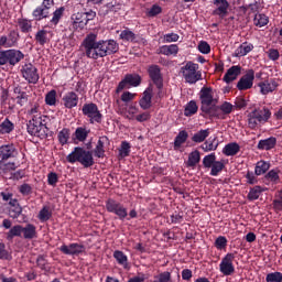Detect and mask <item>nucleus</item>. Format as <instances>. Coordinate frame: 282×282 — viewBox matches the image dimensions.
Masks as SVG:
<instances>
[{
  "mask_svg": "<svg viewBox=\"0 0 282 282\" xmlns=\"http://www.w3.org/2000/svg\"><path fill=\"white\" fill-rule=\"evenodd\" d=\"M98 35L90 33L88 34L83 43L82 47H84L85 55L87 58H93V61H98V58H105V56H111V54H116L120 48L116 41L113 40H100L96 41Z\"/></svg>",
  "mask_w": 282,
  "mask_h": 282,
  "instance_id": "1",
  "label": "nucleus"
},
{
  "mask_svg": "<svg viewBox=\"0 0 282 282\" xmlns=\"http://www.w3.org/2000/svg\"><path fill=\"white\" fill-rule=\"evenodd\" d=\"M200 111L209 118H219V106L215 105L216 100L213 97V88L203 87L200 89Z\"/></svg>",
  "mask_w": 282,
  "mask_h": 282,
  "instance_id": "2",
  "label": "nucleus"
},
{
  "mask_svg": "<svg viewBox=\"0 0 282 282\" xmlns=\"http://www.w3.org/2000/svg\"><path fill=\"white\" fill-rule=\"evenodd\" d=\"M45 120H47V117L34 115L26 123L28 133H30V135H35L36 138H45L50 131Z\"/></svg>",
  "mask_w": 282,
  "mask_h": 282,
  "instance_id": "3",
  "label": "nucleus"
},
{
  "mask_svg": "<svg viewBox=\"0 0 282 282\" xmlns=\"http://www.w3.org/2000/svg\"><path fill=\"white\" fill-rule=\"evenodd\" d=\"M67 162L74 164L79 162L84 169H89L94 164V153L85 148L76 147L74 151L66 156Z\"/></svg>",
  "mask_w": 282,
  "mask_h": 282,
  "instance_id": "4",
  "label": "nucleus"
},
{
  "mask_svg": "<svg viewBox=\"0 0 282 282\" xmlns=\"http://www.w3.org/2000/svg\"><path fill=\"white\" fill-rule=\"evenodd\" d=\"M25 58V54L19 50L10 48L6 51H0V67L3 65H19Z\"/></svg>",
  "mask_w": 282,
  "mask_h": 282,
  "instance_id": "5",
  "label": "nucleus"
},
{
  "mask_svg": "<svg viewBox=\"0 0 282 282\" xmlns=\"http://www.w3.org/2000/svg\"><path fill=\"white\" fill-rule=\"evenodd\" d=\"M270 116H272V112H270V109L268 108L254 109L248 115V124L250 129H257V127L265 124V122L270 120Z\"/></svg>",
  "mask_w": 282,
  "mask_h": 282,
  "instance_id": "6",
  "label": "nucleus"
},
{
  "mask_svg": "<svg viewBox=\"0 0 282 282\" xmlns=\"http://www.w3.org/2000/svg\"><path fill=\"white\" fill-rule=\"evenodd\" d=\"M197 69H199V64L193 62H187L186 65L181 67V74L185 79V83L195 85L197 80L202 79V73H198Z\"/></svg>",
  "mask_w": 282,
  "mask_h": 282,
  "instance_id": "7",
  "label": "nucleus"
},
{
  "mask_svg": "<svg viewBox=\"0 0 282 282\" xmlns=\"http://www.w3.org/2000/svg\"><path fill=\"white\" fill-rule=\"evenodd\" d=\"M106 210H108V213H113L115 215H117V217H119L121 221H124V219H127V215H129L124 205L113 198H109L106 202Z\"/></svg>",
  "mask_w": 282,
  "mask_h": 282,
  "instance_id": "8",
  "label": "nucleus"
},
{
  "mask_svg": "<svg viewBox=\"0 0 282 282\" xmlns=\"http://www.w3.org/2000/svg\"><path fill=\"white\" fill-rule=\"evenodd\" d=\"M82 111L86 117L89 118L90 124H94V122L100 124V122H102V113H100V110H98V106L96 104H85Z\"/></svg>",
  "mask_w": 282,
  "mask_h": 282,
  "instance_id": "9",
  "label": "nucleus"
},
{
  "mask_svg": "<svg viewBox=\"0 0 282 282\" xmlns=\"http://www.w3.org/2000/svg\"><path fill=\"white\" fill-rule=\"evenodd\" d=\"M142 83V77L138 74H128L119 83L117 87V94H120L122 89H131V87H140Z\"/></svg>",
  "mask_w": 282,
  "mask_h": 282,
  "instance_id": "10",
  "label": "nucleus"
},
{
  "mask_svg": "<svg viewBox=\"0 0 282 282\" xmlns=\"http://www.w3.org/2000/svg\"><path fill=\"white\" fill-rule=\"evenodd\" d=\"M22 76L28 83L36 85L39 83V69L33 64H25L22 69Z\"/></svg>",
  "mask_w": 282,
  "mask_h": 282,
  "instance_id": "11",
  "label": "nucleus"
},
{
  "mask_svg": "<svg viewBox=\"0 0 282 282\" xmlns=\"http://www.w3.org/2000/svg\"><path fill=\"white\" fill-rule=\"evenodd\" d=\"M254 83V70L249 69L246 75H243L238 84L237 88L239 91H246L247 89H252V85Z\"/></svg>",
  "mask_w": 282,
  "mask_h": 282,
  "instance_id": "12",
  "label": "nucleus"
},
{
  "mask_svg": "<svg viewBox=\"0 0 282 282\" xmlns=\"http://www.w3.org/2000/svg\"><path fill=\"white\" fill-rule=\"evenodd\" d=\"M232 261H235V253H227L220 262V272L226 276H229L235 272Z\"/></svg>",
  "mask_w": 282,
  "mask_h": 282,
  "instance_id": "13",
  "label": "nucleus"
},
{
  "mask_svg": "<svg viewBox=\"0 0 282 282\" xmlns=\"http://www.w3.org/2000/svg\"><path fill=\"white\" fill-rule=\"evenodd\" d=\"M148 74L151 80L155 84L158 89H162L164 87L163 78H162V70H160V66L151 65L148 69Z\"/></svg>",
  "mask_w": 282,
  "mask_h": 282,
  "instance_id": "14",
  "label": "nucleus"
},
{
  "mask_svg": "<svg viewBox=\"0 0 282 282\" xmlns=\"http://www.w3.org/2000/svg\"><path fill=\"white\" fill-rule=\"evenodd\" d=\"M17 43H19V33L14 30L10 31L8 36L0 37V47H15Z\"/></svg>",
  "mask_w": 282,
  "mask_h": 282,
  "instance_id": "15",
  "label": "nucleus"
},
{
  "mask_svg": "<svg viewBox=\"0 0 282 282\" xmlns=\"http://www.w3.org/2000/svg\"><path fill=\"white\" fill-rule=\"evenodd\" d=\"M61 252H63V254H80L82 252L85 251V247L78 243H70L69 246L67 245H63L59 248Z\"/></svg>",
  "mask_w": 282,
  "mask_h": 282,
  "instance_id": "16",
  "label": "nucleus"
},
{
  "mask_svg": "<svg viewBox=\"0 0 282 282\" xmlns=\"http://www.w3.org/2000/svg\"><path fill=\"white\" fill-rule=\"evenodd\" d=\"M64 107L66 109H74V107L78 106V95L74 91L67 93L63 98Z\"/></svg>",
  "mask_w": 282,
  "mask_h": 282,
  "instance_id": "17",
  "label": "nucleus"
},
{
  "mask_svg": "<svg viewBox=\"0 0 282 282\" xmlns=\"http://www.w3.org/2000/svg\"><path fill=\"white\" fill-rule=\"evenodd\" d=\"M152 98H153V88L148 87L143 93V97L139 101L141 109H144V110L151 109Z\"/></svg>",
  "mask_w": 282,
  "mask_h": 282,
  "instance_id": "18",
  "label": "nucleus"
},
{
  "mask_svg": "<svg viewBox=\"0 0 282 282\" xmlns=\"http://www.w3.org/2000/svg\"><path fill=\"white\" fill-rule=\"evenodd\" d=\"M215 6H217V9L214 10V14L221 17H226L228 14V7L230 6L228 3V0H214Z\"/></svg>",
  "mask_w": 282,
  "mask_h": 282,
  "instance_id": "19",
  "label": "nucleus"
},
{
  "mask_svg": "<svg viewBox=\"0 0 282 282\" xmlns=\"http://www.w3.org/2000/svg\"><path fill=\"white\" fill-rule=\"evenodd\" d=\"M276 147V138L270 137L268 139L260 140L257 149L259 151H270Z\"/></svg>",
  "mask_w": 282,
  "mask_h": 282,
  "instance_id": "20",
  "label": "nucleus"
},
{
  "mask_svg": "<svg viewBox=\"0 0 282 282\" xmlns=\"http://www.w3.org/2000/svg\"><path fill=\"white\" fill-rule=\"evenodd\" d=\"M241 74V66H231L227 73L225 74L223 80L227 84L232 83V80H237V76Z\"/></svg>",
  "mask_w": 282,
  "mask_h": 282,
  "instance_id": "21",
  "label": "nucleus"
},
{
  "mask_svg": "<svg viewBox=\"0 0 282 282\" xmlns=\"http://www.w3.org/2000/svg\"><path fill=\"white\" fill-rule=\"evenodd\" d=\"M15 153L17 148H14V145L12 144L0 147V156L3 162H6V160H10V158H14Z\"/></svg>",
  "mask_w": 282,
  "mask_h": 282,
  "instance_id": "22",
  "label": "nucleus"
},
{
  "mask_svg": "<svg viewBox=\"0 0 282 282\" xmlns=\"http://www.w3.org/2000/svg\"><path fill=\"white\" fill-rule=\"evenodd\" d=\"M260 91L263 94V96L274 91L276 87H279V84L274 79L262 82L259 84Z\"/></svg>",
  "mask_w": 282,
  "mask_h": 282,
  "instance_id": "23",
  "label": "nucleus"
},
{
  "mask_svg": "<svg viewBox=\"0 0 282 282\" xmlns=\"http://www.w3.org/2000/svg\"><path fill=\"white\" fill-rule=\"evenodd\" d=\"M13 94L17 95V105H20V107H23V105H28V93L23 91V88H21V86H15L13 88Z\"/></svg>",
  "mask_w": 282,
  "mask_h": 282,
  "instance_id": "24",
  "label": "nucleus"
},
{
  "mask_svg": "<svg viewBox=\"0 0 282 282\" xmlns=\"http://www.w3.org/2000/svg\"><path fill=\"white\" fill-rule=\"evenodd\" d=\"M107 142H109V138L106 135L99 138L94 150L95 158H105V144H107Z\"/></svg>",
  "mask_w": 282,
  "mask_h": 282,
  "instance_id": "25",
  "label": "nucleus"
},
{
  "mask_svg": "<svg viewBox=\"0 0 282 282\" xmlns=\"http://www.w3.org/2000/svg\"><path fill=\"white\" fill-rule=\"evenodd\" d=\"M202 160V155L198 152V150H194L188 154V160L186 162V167L187 169H195V166H197V164H199Z\"/></svg>",
  "mask_w": 282,
  "mask_h": 282,
  "instance_id": "26",
  "label": "nucleus"
},
{
  "mask_svg": "<svg viewBox=\"0 0 282 282\" xmlns=\"http://www.w3.org/2000/svg\"><path fill=\"white\" fill-rule=\"evenodd\" d=\"M219 147V141H217V137L214 138H209L208 140H206L202 145L200 149H203V151L205 153H208L210 151H217V148Z\"/></svg>",
  "mask_w": 282,
  "mask_h": 282,
  "instance_id": "27",
  "label": "nucleus"
},
{
  "mask_svg": "<svg viewBox=\"0 0 282 282\" xmlns=\"http://www.w3.org/2000/svg\"><path fill=\"white\" fill-rule=\"evenodd\" d=\"M87 14H85V12H77L74 13L72 15V21L75 25H78V28H80V30H83L85 28V25H87Z\"/></svg>",
  "mask_w": 282,
  "mask_h": 282,
  "instance_id": "28",
  "label": "nucleus"
},
{
  "mask_svg": "<svg viewBox=\"0 0 282 282\" xmlns=\"http://www.w3.org/2000/svg\"><path fill=\"white\" fill-rule=\"evenodd\" d=\"M23 239H36V226L32 224L22 227Z\"/></svg>",
  "mask_w": 282,
  "mask_h": 282,
  "instance_id": "29",
  "label": "nucleus"
},
{
  "mask_svg": "<svg viewBox=\"0 0 282 282\" xmlns=\"http://www.w3.org/2000/svg\"><path fill=\"white\" fill-rule=\"evenodd\" d=\"M252 50H254V46L252 44H248L247 42H245L235 51V56L240 58L241 56L250 54Z\"/></svg>",
  "mask_w": 282,
  "mask_h": 282,
  "instance_id": "30",
  "label": "nucleus"
},
{
  "mask_svg": "<svg viewBox=\"0 0 282 282\" xmlns=\"http://www.w3.org/2000/svg\"><path fill=\"white\" fill-rule=\"evenodd\" d=\"M210 135V129L199 130L192 137V142H196V144H202V142L206 141V138Z\"/></svg>",
  "mask_w": 282,
  "mask_h": 282,
  "instance_id": "31",
  "label": "nucleus"
},
{
  "mask_svg": "<svg viewBox=\"0 0 282 282\" xmlns=\"http://www.w3.org/2000/svg\"><path fill=\"white\" fill-rule=\"evenodd\" d=\"M239 151H241L239 143L234 142V143H229V144L225 145L223 153H224V155L232 156V155H237V153H239Z\"/></svg>",
  "mask_w": 282,
  "mask_h": 282,
  "instance_id": "32",
  "label": "nucleus"
},
{
  "mask_svg": "<svg viewBox=\"0 0 282 282\" xmlns=\"http://www.w3.org/2000/svg\"><path fill=\"white\" fill-rule=\"evenodd\" d=\"M188 140V132L186 130H182L174 139V149H180L184 142Z\"/></svg>",
  "mask_w": 282,
  "mask_h": 282,
  "instance_id": "33",
  "label": "nucleus"
},
{
  "mask_svg": "<svg viewBox=\"0 0 282 282\" xmlns=\"http://www.w3.org/2000/svg\"><path fill=\"white\" fill-rule=\"evenodd\" d=\"M51 12L50 9H43L42 7H37L33 11V17L35 21H43V19H47L50 17Z\"/></svg>",
  "mask_w": 282,
  "mask_h": 282,
  "instance_id": "34",
  "label": "nucleus"
},
{
  "mask_svg": "<svg viewBox=\"0 0 282 282\" xmlns=\"http://www.w3.org/2000/svg\"><path fill=\"white\" fill-rule=\"evenodd\" d=\"M21 235H23V226L15 225L8 231L7 239L8 241H12L14 237H21Z\"/></svg>",
  "mask_w": 282,
  "mask_h": 282,
  "instance_id": "35",
  "label": "nucleus"
},
{
  "mask_svg": "<svg viewBox=\"0 0 282 282\" xmlns=\"http://www.w3.org/2000/svg\"><path fill=\"white\" fill-rule=\"evenodd\" d=\"M269 19L263 13H257L253 19V25L257 28H263L264 25H268Z\"/></svg>",
  "mask_w": 282,
  "mask_h": 282,
  "instance_id": "36",
  "label": "nucleus"
},
{
  "mask_svg": "<svg viewBox=\"0 0 282 282\" xmlns=\"http://www.w3.org/2000/svg\"><path fill=\"white\" fill-rule=\"evenodd\" d=\"M268 171H270V163L265 161H260L257 163L256 170H254L256 175H263L268 173Z\"/></svg>",
  "mask_w": 282,
  "mask_h": 282,
  "instance_id": "37",
  "label": "nucleus"
},
{
  "mask_svg": "<svg viewBox=\"0 0 282 282\" xmlns=\"http://www.w3.org/2000/svg\"><path fill=\"white\" fill-rule=\"evenodd\" d=\"M14 131V123L10 121V119H6L2 123H0V133H12Z\"/></svg>",
  "mask_w": 282,
  "mask_h": 282,
  "instance_id": "38",
  "label": "nucleus"
},
{
  "mask_svg": "<svg viewBox=\"0 0 282 282\" xmlns=\"http://www.w3.org/2000/svg\"><path fill=\"white\" fill-rule=\"evenodd\" d=\"M178 50L180 48L175 44L164 45V46H161L160 53L164 54L165 56H171L173 54H177Z\"/></svg>",
  "mask_w": 282,
  "mask_h": 282,
  "instance_id": "39",
  "label": "nucleus"
},
{
  "mask_svg": "<svg viewBox=\"0 0 282 282\" xmlns=\"http://www.w3.org/2000/svg\"><path fill=\"white\" fill-rule=\"evenodd\" d=\"M36 264L37 268H40L41 270H44L45 272H47V270H50V262L47 261V256L45 254H40L36 258Z\"/></svg>",
  "mask_w": 282,
  "mask_h": 282,
  "instance_id": "40",
  "label": "nucleus"
},
{
  "mask_svg": "<svg viewBox=\"0 0 282 282\" xmlns=\"http://www.w3.org/2000/svg\"><path fill=\"white\" fill-rule=\"evenodd\" d=\"M35 41L39 45H45V43H50V39L47 37V31L40 30L35 34Z\"/></svg>",
  "mask_w": 282,
  "mask_h": 282,
  "instance_id": "41",
  "label": "nucleus"
},
{
  "mask_svg": "<svg viewBox=\"0 0 282 282\" xmlns=\"http://www.w3.org/2000/svg\"><path fill=\"white\" fill-rule=\"evenodd\" d=\"M197 109V102L195 100H191L185 107L184 116H186L187 118L191 116H195Z\"/></svg>",
  "mask_w": 282,
  "mask_h": 282,
  "instance_id": "42",
  "label": "nucleus"
},
{
  "mask_svg": "<svg viewBox=\"0 0 282 282\" xmlns=\"http://www.w3.org/2000/svg\"><path fill=\"white\" fill-rule=\"evenodd\" d=\"M224 169H226V165L224 164V162L221 161H216L213 165H212V171H210V175L213 177H217V175H219V173H221L224 171Z\"/></svg>",
  "mask_w": 282,
  "mask_h": 282,
  "instance_id": "43",
  "label": "nucleus"
},
{
  "mask_svg": "<svg viewBox=\"0 0 282 282\" xmlns=\"http://www.w3.org/2000/svg\"><path fill=\"white\" fill-rule=\"evenodd\" d=\"M120 39H122V41H129L130 43H135L138 36H135V33H133L130 30H123L120 33Z\"/></svg>",
  "mask_w": 282,
  "mask_h": 282,
  "instance_id": "44",
  "label": "nucleus"
},
{
  "mask_svg": "<svg viewBox=\"0 0 282 282\" xmlns=\"http://www.w3.org/2000/svg\"><path fill=\"white\" fill-rule=\"evenodd\" d=\"M113 258L119 263V265H123V268H127L128 259H127V254H124V252H122L120 250H116L113 252Z\"/></svg>",
  "mask_w": 282,
  "mask_h": 282,
  "instance_id": "45",
  "label": "nucleus"
},
{
  "mask_svg": "<svg viewBox=\"0 0 282 282\" xmlns=\"http://www.w3.org/2000/svg\"><path fill=\"white\" fill-rule=\"evenodd\" d=\"M217 162V155H215V153H210L208 155H206L203 159V166L205 169H212V166Z\"/></svg>",
  "mask_w": 282,
  "mask_h": 282,
  "instance_id": "46",
  "label": "nucleus"
},
{
  "mask_svg": "<svg viewBox=\"0 0 282 282\" xmlns=\"http://www.w3.org/2000/svg\"><path fill=\"white\" fill-rule=\"evenodd\" d=\"M87 135H89V132L83 127H79L75 130V138L79 142H85L87 140Z\"/></svg>",
  "mask_w": 282,
  "mask_h": 282,
  "instance_id": "47",
  "label": "nucleus"
},
{
  "mask_svg": "<svg viewBox=\"0 0 282 282\" xmlns=\"http://www.w3.org/2000/svg\"><path fill=\"white\" fill-rule=\"evenodd\" d=\"M18 25L21 32L28 33L32 31V22L26 19H20L18 21Z\"/></svg>",
  "mask_w": 282,
  "mask_h": 282,
  "instance_id": "48",
  "label": "nucleus"
},
{
  "mask_svg": "<svg viewBox=\"0 0 282 282\" xmlns=\"http://www.w3.org/2000/svg\"><path fill=\"white\" fill-rule=\"evenodd\" d=\"M65 12V8L62 7L53 12V18L51 19L52 25H58L61 19H63V13Z\"/></svg>",
  "mask_w": 282,
  "mask_h": 282,
  "instance_id": "49",
  "label": "nucleus"
},
{
  "mask_svg": "<svg viewBox=\"0 0 282 282\" xmlns=\"http://www.w3.org/2000/svg\"><path fill=\"white\" fill-rule=\"evenodd\" d=\"M261 193H263V188L261 186H254L250 189L248 199H250V202H254V199L260 197Z\"/></svg>",
  "mask_w": 282,
  "mask_h": 282,
  "instance_id": "50",
  "label": "nucleus"
},
{
  "mask_svg": "<svg viewBox=\"0 0 282 282\" xmlns=\"http://www.w3.org/2000/svg\"><path fill=\"white\" fill-rule=\"evenodd\" d=\"M40 221H50L52 219V212H50V207H43L39 213Z\"/></svg>",
  "mask_w": 282,
  "mask_h": 282,
  "instance_id": "51",
  "label": "nucleus"
},
{
  "mask_svg": "<svg viewBox=\"0 0 282 282\" xmlns=\"http://www.w3.org/2000/svg\"><path fill=\"white\" fill-rule=\"evenodd\" d=\"M232 104L225 101L223 105L218 106L219 109V118H221V111L225 116H228L229 113H232Z\"/></svg>",
  "mask_w": 282,
  "mask_h": 282,
  "instance_id": "52",
  "label": "nucleus"
},
{
  "mask_svg": "<svg viewBox=\"0 0 282 282\" xmlns=\"http://www.w3.org/2000/svg\"><path fill=\"white\" fill-rule=\"evenodd\" d=\"M58 142L62 143V145L67 144L69 140V129L64 128L62 131L58 132Z\"/></svg>",
  "mask_w": 282,
  "mask_h": 282,
  "instance_id": "53",
  "label": "nucleus"
},
{
  "mask_svg": "<svg viewBox=\"0 0 282 282\" xmlns=\"http://www.w3.org/2000/svg\"><path fill=\"white\" fill-rule=\"evenodd\" d=\"M22 213H23V207H21V205L9 208V217H11L12 219H19V216Z\"/></svg>",
  "mask_w": 282,
  "mask_h": 282,
  "instance_id": "54",
  "label": "nucleus"
},
{
  "mask_svg": "<svg viewBox=\"0 0 282 282\" xmlns=\"http://www.w3.org/2000/svg\"><path fill=\"white\" fill-rule=\"evenodd\" d=\"M119 153L121 158H129V153H131V144L127 141H122Z\"/></svg>",
  "mask_w": 282,
  "mask_h": 282,
  "instance_id": "55",
  "label": "nucleus"
},
{
  "mask_svg": "<svg viewBox=\"0 0 282 282\" xmlns=\"http://www.w3.org/2000/svg\"><path fill=\"white\" fill-rule=\"evenodd\" d=\"M45 102L46 105H50V107H54V105H56V90L52 89L46 94Z\"/></svg>",
  "mask_w": 282,
  "mask_h": 282,
  "instance_id": "56",
  "label": "nucleus"
},
{
  "mask_svg": "<svg viewBox=\"0 0 282 282\" xmlns=\"http://www.w3.org/2000/svg\"><path fill=\"white\" fill-rule=\"evenodd\" d=\"M215 246H216L217 250H224V248H226V246H228V240L226 239V237L220 236L216 239Z\"/></svg>",
  "mask_w": 282,
  "mask_h": 282,
  "instance_id": "57",
  "label": "nucleus"
},
{
  "mask_svg": "<svg viewBox=\"0 0 282 282\" xmlns=\"http://www.w3.org/2000/svg\"><path fill=\"white\" fill-rule=\"evenodd\" d=\"M267 282H282V273L273 272L267 275Z\"/></svg>",
  "mask_w": 282,
  "mask_h": 282,
  "instance_id": "58",
  "label": "nucleus"
},
{
  "mask_svg": "<svg viewBox=\"0 0 282 282\" xmlns=\"http://www.w3.org/2000/svg\"><path fill=\"white\" fill-rule=\"evenodd\" d=\"M198 52H200V54H210V44L206 41L199 42Z\"/></svg>",
  "mask_w": 282,
  "mask_h": 282,
  "instance_id": "59",
  "label": "nucleus"
},
{
  "mask_svg": "<svg viewBox=\"0 0 282 282\" xmlns=\"http://www.w3.org/2000/svg\"><path fill=\"white\" fill-rule=\"evenodd\" d=\"M47 182L50 186H56V184H58V174H56L55 172L48 173Z\"/></svg>",
  "mask_w": 282,
  "mask_h": 282,
  "instance_id": "60",
  "label": "nucleus"
},
{
  "mask_svg": "<svg viewBox=\"0 0 282 282\" xmlns=\"http://www.w3.org/2000/svg\"><path fill=\"white\" fill-rule=\"evenodd\" d=\"M270 61H279L281 54L279 53V50L276 48H270L268 52H267Z\"/></svg>",
  "mask_w": 282,
  "mask_h": 282,
  "instance_id": "61",
  "label": "nucleus"
},
{
  "mask_svg": "<svg viewBox=\"0 0 282 282\" xmlns=\"http://www.w3.org/2000/svg\"><path fill=\"white\" fill-rule=\"evenodd\" d=\"M19 192L21 193V195H31L32 186L28 183H24L19 187Z\"/></svg>",
  "mask_w": 282,
  "mask_h": 282,
  "instance_id": "62",
  "label": "nucleus"
},
{
  "mask_svg": "<svg viewBox=\"0 0 282 282\" xmlns=\"http://www.w3.org/2000/svg\"><path fill=\"white\" fill-rule=\"evenodd\" d=\"M171 281V272L165 271L159 275V282H169Z\"/></svg>",
  "mask_w": 282,
  "mask_h": 282,
  "instance_id": "63",
  "label": "nucleus"
},
{
  "mask_svg": "<svg viewBox=\"0 0 282 282\" xmlns=\"http://www.w3.org/2000/svg\"><path fill=\"white\" fill-rule=\"evenodd\" d=\"M147 281V276L143 273H139L137 276L128 280V282H144Z\"/></svg>",
  "mask_w": 282,
  "mask_h": 282,
  "instance_id": "64",
  "label": "nucleus"
}]
</instances>
